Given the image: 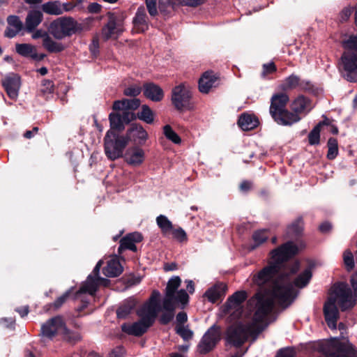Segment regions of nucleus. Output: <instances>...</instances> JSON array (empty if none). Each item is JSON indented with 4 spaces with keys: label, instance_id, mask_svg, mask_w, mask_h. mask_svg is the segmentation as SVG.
<instances>
[{
    "label": "nucleus",
    "instance_id": "1",
    "mask_svg": "<svg viewBox=\"0 0 357 357\" xmlns=\"http://www.w3.org/2000/svg\"><path fill=\"white\" fill-rule=\"evenodd\" d=\"M298 253V246L292 241H288L273 250L268 265L253 275L252 282L260 288H264L278 276L273 281L271 297L267 296L266 292L258 291L249 301L250 303L255 302L256 310L253 315L255 323L264 322L274 309L275 301L284 308L294 301L296 293L289 280L298 271L300 262L298 260L289 262V260Z\"/></svg>",
    "mask_w": 357,
    "mask_h": 357
},
{
    "label": "nucleus",
    "instance_id": "2",
    "mask_svg": "<svg viewBox=\"0 0 357 357\" xmlns=\"http://www.w3.org/2000/svg\"><path fill=\"white\" fill-rule=\"evenodd\" d=\"M344 51L340 60V70L348 82H357V35H351L344 41Z\"/></svg>",
    "mask_w": 357,
    "mask_h": 357
},
{
    "label": "nucleus",
    "instance_id": "3",
    "mask_svg": "<svg viewBox=\"0 0 357 357\" xmlns=\"http://www.w3.org/2000/svg\"><path fill=\"white\" fill-rule=\"evenodd\" d=\"M289 96L282 91L274 93L270 100L269 114L273 121L280 126H287L288 117H293L287 106Z\"/></svg>",
    "mask_w": 357,
    "mask_h": 357
},
{
    "label": "nucleus",
    "instance_id": "4",
    "mask_svg": "<svg viewBox=\"0 0 357 357\" xmlns=\"http://www.w3.org/2000/svg\"><path fill=\"white\" fill-rule=\"evenodd\" d=\"M50 32L57 40L70 37L80 33L84 30V25L72 17H61L50 23Z\"/></svg>",
    "mask_w": 357,
    "mask_h": 357
},
{
    "label": "nucleus",
    "instance_id": "5",
    "mask_svg": "<svg viewBox=\"0 0 357 357\" xmlns=\"http://www.w3.org/2000/svg\"><path fill=\"white\" fill-rule=\"evenodd\" d=\"M127 138L113 130H107L104 137V150L107 158L112 161L122 158L128 145Z\"/></svg>",
    "mask_w": 357,
    "mask_h": 357
},
{
    "label": "nucleus",
    "instance_id": "6",
    "mask_svg": "<svg viewBox=\"0 0 357 357\" xmlns=\"http://www.w3.org/2000/svg\"><path fill=\"white\" fill-rule=\"evenodd\" d=\"M311 100L304 95H298L290 104V113L293 114V117H288L287 126H291L301 120V115L307 114L312 107Z\"/></svg>",
    "mask_w": 357,
    "mask_h": 357
},
{
    "label": "nucleus",
    "instance_id": "7",
    "mask_svg": "<svg viewBox=\"0 0 357 357\" xmlns=\"http://www.w3.org/2000/svg\"><path fill=\"white\" fill-rule=\"evenodd\" d=\"M249 332V325L238 323L228 327L225 340L230 345L240 348L248 340Z\"/></svg>",
    "mask_w": 357,
    "mask_h": 357
},
{
    "label": "nucleus",
    "instance_id": "8",
    "mask_svg": "<svg viewBox=\"0 0 357 357\" xmlns=\"http://www.w3.org/2000/svg\"><path fill=\"white\" fill-rule=\"evenodd\" d=\"M220 340V327L214 324L202 336L197 346V351L201 355H206L215 348Z\"/></svg>",
    "mask_w": 357,
    "mask_h": 357
},
{
    "label": "nucleus",
    "instance_id": "9",
    "mask_svg": "<svg viewBox=\"0 0 357 357\" xmlns=\"http://www.w3.org/2000/svg\"><path fill=\"white\" fill-rule=\"evenodd\" d=\"M108 22L102 28V36L105 40H108L115 34L123 31V24L125 17L123 15L117 16L115 13L107 12Z\"/></svg>",
    "mask_w": 357,
    "mask_h": 357
},
{
    "label": "nucleus",
    "instance_id": "10",
    "mask_svg": "<svg viewBox=\"0 0 357 357\" xmlns=\"http://www.w3.org/2000/svg\"><path fill=\"white\" fill-rule=\"evenodd\" d=\"M189 299V295L185 289H180L176 295L165 294L162 301V310L176 311L177 304H181V308L183 309L188 304Z\"/></svg>",
    "mask_w": 357,
    "mask_h": 357
},
{
    "label": "nucleus",
    "instance_id": "11",
    "mask_svg": "<svg viewBox=\"0 0 357 357\" xmlns=\"http://www.w3.org/2000/svg\"><path fill=\"white\" fill-rule=\"evenodd\" d=\"M137 119L136 114L132 112H111L109 114L110 129L115 132H121L125 129V125Z\"/></svg>",
    "mask_w": 357,
    "mask_h": 357
},
{
    "label": "nucleus",
    "instance_id": "12",
    "mask_svg": "<svg viewBox=\"0 0 357 357\" xmlns=\"http://www.w3.org/2000/svg\"><path fill=\"white\" fill-rule=\"evenodd\" d=\"M191 98L190 91L183 84L175 86L172 89V103L175 109L179 112L183 111L187 107Z\"/></svg>",
    "mask_w": 357,
    "mask_h": 357
},
{
    "label": "nucleus",
    "instance_id": "13",
    "mask_svg": "<svg viewBox=\"0 0 357 357\" xmlns=\"http://www.w3.org/2000/svg\"><path fill=\"white\" fill-rule=\"evenodd\" d=\"M321 351L325 357H357V350L352 345L342 342H337L332 347H324Z\"/></svg>",
    "mask_w": 357,
    "mask_h": 357
},
{
    "label": "nucleus",
    "instance_id": "14",
    "mask_svg": "<svg viewBox=\"0 0 357 357\" xmlns=\"http://www.w3.org/2000/svg\"><path fill=\"white\" fill-rule=\"evenodd\" d=\"M128 142H132L134 146H143L149 138V135L139 123H132L125 135Z\"/></svg>",
    "mask_w": 357,
    "mask_h": 357
},
{
    "label": "nucleus",
    "instance_id": "15",
    "mask_svg": "<svg viewBox=\"0 0 357 357\" xmlns=\"http://www.w3.org/2000/svg\"><path fill=\"white\" fill-rule=\"evenodd\" d=\"M336 294L339 298L338 305L342 312L351 310L356 305V298L347 285H340L336 289Z\"/></svg>",
    "mask_w": 357,
    "mask_h": 357
},
{
    "label": "nucleus",
    "instance_id": "16",
    "mask_svg": "<svg viewBox=\"0 0 357 357\" xmlns=\"http://www.w3.org/2000/svg\"><path fill=\"white\" fill-rule=\"evenodd\" d=\"M1 84L8 96L12 100L17 99L21 87L20 76L10 73L1 79Z\"/></svg>",
    "mask_w": 357,
    "mask_h": 357
},
{
    "label": "nucleus",
    "instance_id": "17",
    "mask_svg": "<svg viewBox=\"0 0 357 357\" xmlns=\"http://www.w3.org/2000/svg\"><path fill=\"white\" fill-rule=\"evenodd\" d=\"M64 323L63 318L60 316L50 319L41 326L42 335L49 339H52L57 334L61 333Z\"/></svg>",
    "mask_w": 357,
    "mask_h": 357
},
{
    "label": "nucleus",
    "instance_id": "18",
    "mask_svg": "<svg viewBox=\"0 0 357 357\" xmlns=\"http://www.w3.org/2000/svg\"><path fill=\"white\" fill-rule=\"evenodd\" d=\"M143 240V236L141 233L135 231L129 233L123 236L119 241L118 248V255H121L125 250H129L132 252H137V248L135 243H139Z\"/></svg>",
    "mask_w": 357,
    "mask_h": 357
},
{
    "label": "nucleus",
    "instance_id": "19",
    "mask_svg": "<svg viewBox=\"0 0 357 357\" xmlns=\"http://www.w3.org/2000/svg\"><path fill=\"white\" fill-rule=\"evenodd\" d=\"M220 84V77L212 70L206 71L199 79V90L202 93H208L213 87H217Z\"/></svg>",
    "mask_w": 357,
    "mask_h": 357
},
{
    "label": "nucleus",
    "instance_id": "20",
    "mask_svg": "<svg viewBox=\"0 0 357 357\" xmlns=\"http://www.w3.org/2000/svg\"><path fill=\"white\" fill-rule=\"evenodd\" d=\"M123 157L129 165L139 167L145 160V153L139 146H132L126 151Z\"/></svg>",
    "mask_w": 357,
    "mask_h": 357
},
{
    "label": "nucleus",
    "instance_id": "21",
    "mask_svg": "<svg viewBox=\"0 0 357 357\" xmlns=\"http://www.w3.org/2000/svg\"><path fill=\"white\" fill-rule=\"evenodd\" d=\"M132 22V31L137 33H143L149 29V17L144 6L138 7Z\"/></svg>",
    "mask_w": 357,
    "mask_h": 357
},
{
    "label": "nucleus",
    "instance_id": "22",
    "mask_svg": "<svg viewBox=\"0 0 357 357\" xmlns=\"http://www.w3.org/2000/svg\"><path fill=\"white\" fill-rule=\"evenodd\" d=\"M324 315L325 321L329 327H336L337 321L340 317L339 310L335 305V300L330 298L324 303Z\"/></svg>",
    "mask_w": 357,
    "mask_h": 357
},
{
    "label": "nucleus",
    "instance_id": "23",
    "mask_svg": "<svg viewBox=\"0 0 357 357\" xmlns=\"http://www.w3.org/2000/svg\"><path fill=\"white\" fill-rule=\"evenodd\" d=\"M151 327L142 319L132 324L124 323L121 325V331L130 335L141 337Z\"/></svg>",
    "mask_w": 357,
    "mask_h": 357
},
{
    "label": "nucleus",
    "instance_id": "24",
    "mask_svg": "<svg viewBox=\"0 0 357 357\" xmlns=\"http://www.w3.org/2000/svg\"><path fill=\"white\" fill-rule=\"evenodd\" d=\"M142 91L144 96L153 102H160L165 96L163 89L152 82H144L142 85Z\"/></svg>",
    "mask_w": 357,
    "mask_h": 357
},
{
    "label": "nucleus",
    "instance_id": "25",
    "mask_svg": "<svg viewBox=\"0 0 357 357\" xmlns=\"http://www.w3.org/2000/svg\"><path fill=\"white\" fill-rule=\"evenodd\" d=\"M227 289L228 287L225 283L220 282H217L205 291L204 296L206 298L209 302L215 303L218 301L223 299Z\"/></svg>",
    "mask_w": 357,
    "mask_h": 357
},
{
    "label": "nucleus",
    "instance_id": "26",
    "mask_svg": "<svg viewBox=\"0 0 357 357\" xmlns=\"http://www.w3.org/2000/svg\"><path fill=\"white\" fill-rule=\"evenodd\" d=\"M248 294L245 291H237L229 296L224 304V312L229 313L231 310L238 309L247 300Z\"/></svg>",
    "mask_w": 357,
    "mask_h": 357
},
{
    "label": "nucleus",
    "instance_id": "27",
    "mask_svg": "<svg viewBox=\"0 0 357 357\" xmlns=\"http://www.w3.org/2000/svg\"><path fill=\"white\" fill-rule=\"evenodd\" d=\"M141 105V100L139 98H123L115 100L112 105L114 111L132 112L137 109Z\"/></svg>",
    "mask_w": 357,
    "mask_h": 357
},
{
    "label": "nucleus",
    "instance_id": "28",
    "mask_svg": "<svg viewBox=\"0 0 357 357\" xmlns=\"http://www.w3.org/2000/svg\"><path fill=\"white\" fill-rule=\"evenodd\" d=\"M162 310L157 307L144 304L137 311V314L140 319L145 321L149 326H152L155 321L158 314Z\"/></svg>",
    "mask_w": 357,
    "mask_h": 357
},
{
    "label": "nucleus",
    "instance_id": "29",
    "mask_svg": "<svg viewBox=\"0 0 357 357\" xmlns=\"http://www.w3.org/2000/svg\"><path fill=\"white\" fill-rule=\"evenodd\" d=\"M43 19V15L41 11L38 10L29 11L25 20L24 29L27 33H33Z\"/></svg>",
    "mask_w": 357,
    "mask_h": 357
},
{
    "label": "nucleus",
    "instance_id": "30",
    "mask_svg": "<svg viewBox=\"0 0 357 357\" xmlns=\"http://www.w3.org/2000/svg\"><path fill=\"white\" fill-rule=\"evenodd\" d=\"M304 221L302 217L297 218L287 228L286 238L298 240L303 235Z\"/></svg>",
    "mask_w": 357,
    "mask_h": 357
},
{
    "label": "nucleus",
    "instance_id": "31",
    "mask_svg": "<svg viewBox=\"0 0 357 357\" xmlns=\"http://www.w3.org/2000/svg\"><path fill=\"white\" fill-rule=\"evenodd\" d=\"M123 268L117 257L107 261V266L103 268V274L108 278L118 277L121 274Z\"/></svg>",
    "mask_w": 357,
    "mask_h": 357
},
{
    "label": "nucleus",
    "instance_id": "32",
    "mask_svg": "<svg viewBox=\"0 0 357 357\" xmlns=\"http://www.w3.org/2000/svg\"><path fill=\"white\" fill-rule=\"evenodd\" d=\"M99 283L98 278L93 277L90 274L87 277L86 281L82 284L80 289L76 292L75 298H77L80 294L88 293L90 295H94L98 289Z\"/></svg>",
    "mask_w": 357,
    "mask_h": 357
},
{
    "label": "nucleus",
    "instance_id": "33",
    "mask_svg": "<svg viewBox=\"0 0 357 357\" xmlns=\"http://www.w3.org/2000/svg\"><path fill=\"white\" fill-rule=\"evenodd\" d=\"M238 125L243 130H251L258 126L259 121L254 114L243 113L238 118Z\"/></svg>",
    "mask_w": 357,
    "mask_h": 357
},
{
    "label": "nucleus",
    "instance_id": "34",
    "mask_svg": "<svg viewBox=\"0 0 357 357\" xmlns=\"http://www.w3.org/2000/svg\"><path fill=\"white\" fill-rule=\"evenodd\" d=\"M137 302L134 298L126 300L116 310V316L119 319H126L135 309Z\"/></svg>",
    "mask_w": 357,
    "mask_h": 357
},
{
    "label": "nucleus",
    "instance_id": "35",
    "mask_svg": "<svg viewBox=\"0 0 357 357\" xmlns=\"http://www.w3.org/2000/svg\"><path fill=\"white\" fill-rule=\"evenodd\" d=\"M300 79V76L296 74H291L283 80V82L278 86V89L285 93L295 89H298Z\"/></svg>",
    "mask_w": 357,
    "mask_h": 357
},
{
    "label": "nucleus",
    "instance_id": "36",
    "mask_svg": "<svg viewBox=\"0 0 357 357\" xmlns=\"http://www.w3.org/2000/svg\"><path fill=\"white\" fill-rule=\"evenodd\" d=\"M54 91V84L50 79H43L40 88L37 92V96L43 98L45 100L52 98Z\"/></svg>",
    "mask_w": 357,
    "mask_h": 357
},
{
    "label": "nucleus",
    "instance_id": "37",
    "mask_svg": "<svg viewBox=\"0 0 357 357\" xmlns=\"http://www.w3.org/2000/svg\"><path fill=\"white\" fill-rule=\"evenodd\" d=\"M43 45L50 53H59L66 49V46L63 43L53 40L50 36H47L43 40Z\"/></svg>",
    "mask_w": 357,
    "mask_h": 357
},
{
    "label": "nucleus",
    "instance_id": "38",
    "mask_svg": "<svg viewBox=\"0 0 357 357\" xmlns=\"http://www.w3.org/2000/svg\"><path fill=\"white\" fill-rule=\"evenodd\" d=\"M36 50V47L30 43H16L15 44V52L20 56L24 58L31 59L33 54Z\"/></svg>",
    "mask_w": 357,
    "mask_h": 357
},
{
    "label": "nucleus",
    "instance_id": "39",
    "mask_svg": "<svg viewBox=\"0 0 357 357\" xmlns=\"http://www.w3.org/2000/svg\"><path fill=\"white\" fill-rule=\"evenodd\" d=\"M268 229H260L255 231L252 236L254 243L250 245V250H254L262 243L266 242L268 238Z\"/></svg>",
    "mask_w": 357,
    "mask_h": 357
},
{
    "label": "nucleus",
    "instance_id": "40",
    "mask_svg": "<svg viewBox=\"0 0 357 357\" xmlns=\"http://www.w3.org/2000/svg\"><path fill=\"white\" fill-rule=\"evenodd\" d=\"M312 277V273L311 271V267H308L296 277L292 285L294 284L298 288H303L309 283Z\"/></svg>",
    "mask_w": 357,
    "mask_h": 357
},
{
    "label": "nucleus",
    "instance_id": "41",
    "mask_svg": "<svg viewBox=\"0 0 357 357\" xmlns=\"http://www.w3.org/2000/svg\"><path fill=\"white\" fill-rule=\"evenodd\" d=\"M156 222L158 227L160 229L163 236H168L170 234L174 225L172 222L164 215H160L156 218Z\"/></svg>",
    "mask_w": 357,
    "mask_h": 357
},
{
    "label": "nucleus",
    "instance_id": "42",
    "mask_svg": "<svg viewBox=\"0 0 357 357\" xmlns=\"http://www.w3.org/2000/svg\"><path fill=\"white\" fill-rule=\"evenodd\" d=\"M60 334L62 335L63 340L72 344H75L81 340L80 334L78 332L68 329L65 323Z\"/></svg>",
    "mask_w": 357,
    "mask_h": 357
},
{
    "label": "nucleus",
    "instance_id": "43",
    "mask_svg": "<svg viewBox=\"0 0 357 357\" xmlns=\"http://www.w3.org/2000/svg\"><path fill=\"white\" fill-rule=\"evenodd\" d=\"M137 119L144 122L151 124L154 121V113L153 110L147 105H143L141 111L136 114Z\"/></svg>",
    "mask_w": 357,
    "mask_h": 357
},
{
    "label": "nucleus",
    "instance_id": "44",
    "mask_svg": "<svg viewBox=\"0 0 357 357\" xmlns=\"http://www.w3.org/2000/svg\"><path fill=\"white\" fill-rule=\"evenodd\" d=\"M43 10L49 15H59L63 13L59 1H48L42 6Z\"/></svg>",
    "mask_w": 357,
    "mask_h": 357
},
{
    "label": "nucleus",
    "instance_id": "45",
    "mask_svg": "<svg viewBox=\"0 0 357 357\" xmlns=\"http://www.w3.org/2000/svg\"><path fill=\"white\" fill-rule=\"evenodd\" d=\"M181 279L179 276H174L171 278L167 282L165 294H171V295H176L177 292L179 291L178 289L181 286Z\"/></svg>",
    "mask_w": 357,
    "mask_h": 357
},
{
    "label": "nucleus",
    "instance_id": "46",
    "mask_svg": "<svg viewBox=\"0 0 357 357\" xmlns=\"http://www.w3.org/2000/svg\"><path fill=\"white\" fill-rule=\"evenodd\" d=\"M328 153L327 159L330 160H334L338 155V142L336 138L330 137L327 142Z\"/></svg>",
    "mask_w": 357,
    "mask_h": 357
},
{
    "label": "nucleus",
    "instance_id": "47",
    "mask_svg": "<svg viewBox=\"0 0 357 357\" xmlns=\"http://www.w3.org/2000/svg\"><path fill=\"white\" fill-rule=\"evenodd\" d=\"M163 133L166 138L173 143L179 144L181 142V139L179 135L169 125H166L163 127Z\"/></svg>",
    "mask_w": 357,
    "mask_h": 357
},
{
    "label": "nucleus",
    "instance_id": "48",
    "mask_svg": "<svg viewBox=\"0 0 357 357\" xmlns=\"http://www.w3.org/2000/svg\"><path fill=\"white\" fill-rule=\"evenodd\" d=\"M142 86L133 84L125 87L123 91V94L125 96L137 98V97L142 93Z\"/></svg>",
    "mask_w": 357,
    "mask_h": 357
},
{
    "label": "nucleus",
    "instance_id": "49",
    "mask_svg": "<svg viewBox=\"0 0 357 357\" xmlns=\"http://www.w3.org/2000/svg\"><path fill=\"white\" fill-rule=\"evenodd\" d=\"M170 234H172L174 240L181 243H186L188 240L186 232L180 227L177 228L173 227L172 230L170 231Z\"/></svg>",
    "mask_w": 357,
    "mask_h": 357
},
{
    "label": "nucleus",
    "instance_id": "50",
    "mask_svg": "<svg viewBox=\"0 0 357 357\" xmlns=\"http://www.w3.org/2000/svg\"><path fill=\"white\" fill-rule=\"evenodd\" d=\"M320 132L321 130L319 129V126L313 128L307 136L310 145L314 146L320 144Z\"/></svg>",
    "mask_w": 357,
    "mask_h": 357
},
{
    "label": "nucleus",
    "instance_id": "51",
    "mask_svg": "<svg viewBox=\"0 0 357 357\" xmlns=\"http://www.w3.org/2000/svg\"><path fill=\"white\" fill-rule=\"evenodd\" d=\"M7 23L9 26L15 28L17 31H22L24 29L22 22L20 20L19 16L9 15L7 17Z\"/></svg>",
    "mask_w": 357,
    "mask_h": 357
},
{
    "label": "nucleus",
    "instance_id": "52",
    "mask_svg": "<svg viewBox=\"0 0 357 357\" xmlns=\"http://www.w3.org/2000/svg\"><path fill=\"white\" fill-rule=\"evenodd\" d=\"M164 312L158 318V321L161 325L166 326L169 324L174 318L175 311L163 310Z\"/></svg>",
    "mask_w": 357,
    "mask_h": 357
},
{
    "label": "nucleus",
    "instance_id": "53",
    "mask_svg": "<svg viewBox=\"0 0 357 357\" xmlns=\"http://www.w3.org/2000/svg\"><path fill=\"white\" fill-rule=\"evenodd\" d=\"M298 90L305 93H314L316 91V88L310 81L301 78Z\"/></svg>",
    "mask_w": 357,
    "mask_h": 357
},
{
    "label": "nucleus",
    "instance_id": "54",
    "mask_svg": "<svg viewBox=\"0 0 357 357\" xmlns=\"http://www.w3.org/2000/svg\"><path fill=\"white\" fill-rule=\"evenodd\" d=\"M344 263L348 271H351L354 268V255L349 250H346L343 254Z\"/></svg>",
    "mask_w": 357,
    "mask_h": 357
},
{
    "label": "nucleus",
    "instance_id": "55",
    "mask_svg": "<svg viewBox=\"0 0 357 357\" xmlns=\"http://www.w3.org/2000/svg\"><path fill=\"white\" fill-rule=\"evenodd\" d=\"M175 331L184 340H188L193 336V332L184 326H176Z\"/></svg>",
    "mask_w": 357,
    "mask_h": 357
},
{
    "label": "nucleus",
    "instance_id": "56",
    "mask_svg": "<svg viewBox=\"0 0 357 357\" xmlns=\"http://www.w3.org/2000/svg\"><path fill=\"white\" fill-rule=\"evenodd\" d=\"M70 291L65 292L62 296H59L54 303L48 305L49 310L54 307V310H57L62 306V305L66 301L70 296Z\"/></svg>",
    "mask_w": 357,
    "mask_h": 357
},
{
    "label": "nucleus",
    "instance_id": "57",
    "mask_svg": "<svg viewBox=\"0 0 357 357\" xmlns=\"http://www.w3.org/2000/svg\"><path fill=\"white\" fill-rule=\"evenodd\" d=\"M145 4L151 17H155L158 14L157 0H145Z\"/></svg>",
    "mask_w": 357,
    "mask_h": 357
},
{
    "label": "nucleus",
    "instance_id": "58",
    "mask_svg": "<svg viewBox=\"0 0 357 357\" xmlns=\"http://www.w3.org/2000/svg\"><path fill=\"white\" fill-rule=\"evenodd\" d=\"M160 293L158 290H153L149 298V302L147 303V305L155 306L159 308V310H162L161 304L160 302Z\"/></svg>",
    "mask_w": 357,
    "mask_h": 357
},
{
    "label": "nucleus",
    "instance_id": "59",
    "mask_svg": "<svg viewBox=\"0 0 357 357\" xmlns=\"http://www.w3.org/2000/svg\"><path fill=\"white\" fill-rule=\"evenodd\" d=\"M158 10L163 16H169L172 11L170 5L164 0L158 1Z\"/></svg>",
    "mask_w": 357,
    "mask_h": 357
},
{
    "label": "nucleus",
    "instance_id": "60",
    "mask_svg": "<svg viewBox=\"0 0 357 357\" xmlns=\"http://www.w3.org/2000/svg\"><path fill=\"white\" fill-rule=\"evenodd\" d=\"M295 354L293 348L286 347L279 349L275 357H295Z\"/></svg>",
    "mask_w": 357,
    "mask_h": 357
},
{
    "label": "nucleus",
    "instance_id": "61",
    "mask_svg": "<svg viewBox=\"0 0 357 357\" xmlns=\"http://www.w3.org/2000/svg\"><path fill=\"white\" fill-rule=\"evenodd\" d=\"M277 70V67L273 62H270L268 63H265L263 65V76H266V75L272 74Z\"/></svg>",
    "mask_w": 357,
    "mask_h": 357
},
{
    "label": "nucleus",
    "instance_id": "62",
    "mask_svg": "<svg viewBox=\"0 0 357 357\" xmlns=\"http://www.w3.org/2000/svg\"><path fill=\"white\" fill-rule=\"evenodd\" d=\"M176 326H184L188 321L187 313L184 311L179 312L176 316Z\"/></svg>",
    "mask_w": 357,
    "mask_h": 357
},
{
    "label": "nucleus",
    "instance_id": "63",
    "mask_svg": "<svg viewBox=\"0 0 357 357\" xmlns=\"http://www.w3.org/2000/svg\"><path fill=\"white\" fill-rule=\"evenodd\" d=\"M252 182L248 180L243 181L239 185L240 191L245 193L249 192L252 189Z\"/></svg>",
    "mask_w": 357,
    "mask_h": 357
},
{
    "label": "nucleus",
    "instance_id": "64",
    "mask_svg": "<svg viewBox=\"0 0 357 357\" xmlns=\"http://www.w3.org/2000/svg\"><path fill=\"white\" fill-rule=\"evenodd\" d=\"M101 9H102V6L98 3H91L88 7H87V10H88V12L90 13H93V14H98L99 13H100L101 11Z\"/></svg>",
    "mask_w": 357,
    "mask_h": 357
}]
</instances>
